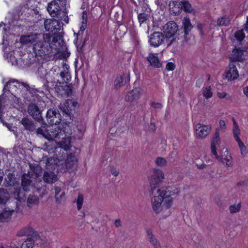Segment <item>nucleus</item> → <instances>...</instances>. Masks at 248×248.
Masks as SVG:
<instances>
[{"label": "nucleus", "mask_w": 248, "mask_h": 248, "mask_svg": "<svg viewBox=\"0 0 248 248\" xmlns=\"http://www.w3.org/2000/svg\"><path fill=\"white\" fill-rule=\"evenodd\" d=\"M39 202V198L34 195H30L27 200L28 206L31 207L33 205H37Z\"/></svg>", "instance_id": "58836bf2"}, {"label": "nucleus", "mask_w": 248, "mask_h": 248, "mask_svg": "<svg viewBox=\"0 0 248 248\" xmlns=\"http://www.w3.org/2000/svg\"><path fill=\"white\" fill-rule=\"evenodd\" d=\"M146 233L149 241L152 244L154 248H162L159 241L153 234L152 231L151 230L147 229Z\"/></svg>", "instance_id": "a878e982"}, {"label": "nucleus", "mask_w": 248, "mask_h": 248, "mask_svg": "<svg viewBox=\"0 0 248 248\" xmlns=\"http://www.w3.org/2000/svg\"><path fill=\"white\" fill-rule=\"evenodd\" d=\"M41 126L38 128H36L35 131V133L39 137H43L48 140V125L45 121V124L40 123Z\"/></svg>", "instance_id": "412c9836"}, {"label": "nucleus", "mask_w": 248, "mask_h": 248, "mask_svg": "<svg viewBox=\"0 0 248 248\" xmlns=\"http://www.w3.org/2000/svg\"><path fill=\"white\" fill-rule=\"evenodd\" d=\"M232 56L230 58L232 62H236L241 61L242 60V56L243 55V51L240 48H235L232 51Z\"/></svg>", "instance_id": "7c9ffc66"}, {"label": "nucleus", "mask_w": 248, "mask_h": 248, "mask_svg": "<svg viewBox=\"0 0 248 248\" xmlns=\"http://www.w3.org/2000/svg\"><path fill=\"white\" fill-rule=\"evenodd\" d=\"M164 178V175L162 170L155 169L149 179L151 187V194L152 197V208L155 212L158 213L161 210V204L165 201V206L169 209L172 203V198L171 197L173 192L170 188L159 187V185L162 183Z\"/></svg>", "instance_id": "f257e3e1"}, {"label": "nucleus", "mask_w": 248, "mask_h": 248, "mask_svg": "<svg viewBox=\"0 0 248 248\" xmlns=\"http://www.w3.org/2000/svg\"><path fill=\"white\" fill-rule=\"evenodd\" d=\"M60 75L65 83H68L71 79L70 74L67 71H62Z\"/></svg>", "instance_id": "a19ab883"}, {"label": "nucleus", "mask_w": 248, "mask_h": 248, "mask_svg": "<svg viewBox=\"0 0 248 248\" xmlns=\"http://www.w3.org/2000/svg\"><path fill=\"white\" fill-rule=\"evenodd\" d=\"M151 106L155 108H161L162 107V105L159 103L152 102Z\"/></svg>", "instance_id": "e2e57ef3"}, {"label": "nucleus", "mask_w": 248, "mask_h": 248, "mask_svg": "<svg viewBox=\"0 0 248 248\" xmlns=\"http://www.w3.org/2000/svg\"><path fill=\"white\" fill-rule=\"evenodd\" d=\"M16 179L14 173H9L5 178V186H14L17 183Z\"/></svg>", "instance_id": "c756f323"}, {"label": "nucleus", "mask_w": 248, "mask_h": 248, "mask_svg": "<svg viewBox=\"0 0 248 248\" xmlns=\"http://www.w3.org/2000/svg\"><path fill=\"white\" fill-rule=\"evenodd\" d=\"M224 150L225 152L226 153V155H225V154H224L223 155H221L218 160L224 164L225 163L226 166H230L232 164V156L229 155L227 149L225 148Z\"/></svg>", "instance_id": "e433bc0d"}, {"label": "nucleus", "mask_w": 248, "mask_h": 248, "mask_svg": "<svg viewBox=\"0 0 248 248\" xmlns=\"http://www.w3.org/2000/svg\"><path fill=\"white\" fill-rule=\"evenodd\" d=\"M176 5H177L178 8L181 7V8L183 9L186 12L192 13L194 11L191 4L186 0H182L178 3L176 2V4H174V6Z\"/></svg>", "instance_id": "b1692460"}, {"label": "nucleus", "mask_w": 248, "mask_h": 248, "mask_svg": "<svg viewBox=\"0 0 248 248\" xmlns=\"http://www.w3.org/2000/svg\"><path fill=\"white\" fill-rule=\"evenodd\" d=\"M111 173L112 175H113L115 176H117L118 175L119 172L118 170H117L116 169L112 168L111 169Z\"/></svg>", "instance_id": "774afa93"}, {"label": "nucleus", "mask_w": 248, "mask_h": 248, "mask_svg": "<svg viewBox=\"0 0 248 248\" xmlns=\"http://www.w3.org/2000/svg\"><path fill=\"white\" fill-rule=\"evenodd\" d=\"M155 162L158 166L161 167L164 166L166 164V160L162 157L157 158Z\"/></svg>", "instance_id": "5fc2aeb1"}, {"label": "nucleus", "mask_w": 248, "mask_h": 248, "mask_svg": "<svg viewBox=\"0 0 248 248\" xmlns=\"http://www.w3.org/2000/svg\"><path fill=\"white\" fill-rule=\"evenodd\" d=\"M233 134L234 136H239V135L240 134V130L238 126H236V127L234 128L233 129Z\"/></svg>", "instance_id": "0e129e2a"}, {"label": "nucleus", "mask_w": 248, "mask_h": 248, "mask_svg": "<svg viewBox=\"0 0 248 248\" xmlns=\"http://www.w3.org/2000/svg\"><path fill=\"white\" fill-rule=\"evenodd\" d=\"M75 202L77 203V209L79 210L81 209L83 202V196L82 194L79 193L77 199H75Z\"/></svg>", "instance_id": "c03bdc74"}, {"label": "nucleus", "mask_w": 248, "mask_h": 248, "mask_svg": "<svg viewBox=\"0 0 248 248\" xmlns=\"http://www.w3.org/2000/svg\"><path fill=\"white\" fill-rule=\"evenodd\" d=\"M55 17H57L59 21L61 22V21H63L66 23H68L69 22V18L67 16V12L66 10L65 9L63 11H62L60 10V11L58 12V15L55 16Z\"/></svg>", "instance_id": "4c0bfd02"}, {"label": "nucleus", "mask_w": 248, "mask_h": 248, "mask_svg": "<svg viewBox=\"0 0 248 248\" xmlns=\"http://www.w3.org/2000/svg\"><path fill=\"white\" fill-rule=\"evenodd\" d=\"M234 36L238 41L241 42L244 39L245 35L243 30H239L235 33Z\"/></svg>", "instance_id": "de8ad7c7"}, {"label": "nucleus", "mask_w": 248, "mask_h": 248, "mask_svg": "<svg viewBox=\"0 0 248 248\" xmlns=\"http://www.w3.org/2000/svg\"><path fill=\"white\" fill-rule=\"evenodd\" d=\"M238 145H239V148L241 150V154L242 155H245L246 154L247 148H246V146H245L244 144L243 143V142H242L240 143V144H239Z\"/></svg>", "instance_id": "bf43d9fd"}, {"label": "nucleus", "mask_w": 248, "mask_h": 248, "mask_svg": "<svg viewBox=\"0 0 248 248\" xmlns=\"http://www.w3.org/2000/svg\"><path fill=\"white\" fill-rule=\"evenodd\" d=\"M141 94V89L135 88L129 92L125 97V101L131 102L135 100L138 99Z\"/></svg>", "instance_id": "a211bd4d"}, {"label": "nucleus", "mask_w": 248, "mask_h": 248, "mask_svg": "<svg viewBox=\"0 0 248 248\" xmlns=\"http://www.w3.org/2000/svg\"><path fill=\"white\" fill-rule=\"evenodd\" d=\"M46 118L47 122L50 125L59 124L62 121V116L59 111L52 108L47 110Z\"/></svg>", "instance_id": "9d476101"}, {"label": "nucleus", "mask_w": 248, "mask_h": 248, "mask_svg": "<svg viewBox=\"0 0 248 248\" xmlns=\"http://www.w3.org/2000/svg\"><path fill=\"white\" fill-rule=\"evenodd\" d=\"M79 106V104L77 101L74 99L68 100L61 105V109L63 115L69 117L70 120H73L74 115L77 111Z\"/></svg>", "instance_id": "39448f33"}, {"label": "nucleus", "mask_w": 248, "mask_h": 248, "mask_svg": "<svg viewBox=\"0 0 248 248\" xmlns=\"http://www.w3.org/2000/svg\"><path fill=\"white\" fill-rule=\"evenodd\" d=\"M55 197L62 192V189L59 186H55Z\"/></svg>", "instance_id": "338daca9"}, {"label": "nucleus", "mask_w": 248, "mask_h": 248, "mask_svg": "<svg viewBox=\"0 0 248 248\" xmlns=\"http://www.w3.org/2000/svg\"><path fill=\"white\" fill-rule=\"evenodd\" d=\"M241 208L240 203H238L237 205H232L230 206L229 209L231 213H235L238 212Z\"/></svg>", "instance_id": "603ef678"}, {"label": "nucleus", "mask_w": 248, "mask_h": 248, "mask_svg": "<svg viewBox=\"0 0 248 248\" xmlns=\"http://www.w3.org/2000/svg\"><path fill=\"white\" fill-rule=\"evenodd\" d=\"M220 142V139L219 138V129L217 128L214 135V137L212 139L211 145L216 146L219 145Z\"/></svg>", "instance_id": "79ce46f5"}, {"label": "nucleus", "mask_w": 248, "mask_h": 248, "mask_svg": "<svg viewBox=\"0 0 248 248\" xmlns=\"http://www.w3.org/2000/svg\"><path fill=\"white\" fill-rule=\"evenodd\" d=\"M47 37H49L48 41L49 44L52 46V49L53 48L59 51H63L67 49L61 32H59L53 36H50L47 34Z\"/></svg>", "instance_id": "423d86ee"}, {"label": "nucleus", "mask_w": 248, "mask_h": 248, "mask_svg": "<svg viewBox=\"0 0 248 248\" xmlns=\"http://www.w3.org/2000/svg\"><path fill=\"white\" fill-rule=\"evenodd\" d=\"M129 80L130 78L128 76L117 77L114 81V88L116 89H119L121 87L124 86Z\"/></svg>", "instance_id": "393cba45"}, {"label": "nucleus", "mask_w": 248, "mask_h": 248, "mask_svg": "<svg viewBox=\"0 0 248 248\" xmlns=\"http://www.w3.org/2000/svg\"><path fill=\"white\" fill-rule=\"evenodd\" d=\"M15 212L14 209H11L8 207H5L0 213V222L8 221L11 218L12 214Z\"/></svg>", "instance_id": "5701e85b"}, {"label": "nucleus", "mask_w": 248, "mask_h": 248, "mask_svg": "<svg viewBox=\"0 0 248 248\" xmlns=\"http://www.w3.org/2000/svg\"><path fill=\"white\" fill-rule=\"evenodd\" d=\"M20 123L23 125L25 130L31 133L35 132L37 126L34 121L28 117H24L22 118Z\"/></svg>", "instance_id": "dca6fc26"}, {"label": "nucleus", "mask_w": 248, "mask_h": 248, "mask_svg": "<svg viewBox=\"0 0 248 248\" xmlns=\"http://www.w3.org/2000/svg\"><path fill=\"white\" fill-rule=\"evenodd\" d=\"M61 133V130L59 127H50L48 126V140H51L58 138L60 133Z\"/></svg>", "instance_id": "c9c22d12"}, {"label": "nucleus", "mask_w": 248, "mask_h": 248, "mask_svg": "<svg viewBox=\"0 0 248 248\" xmlns=\"http://www.w3.org/2000/svg\"><path fill=\"white\" fill-rule=\"evenodd\" d=\"M9 126H8V129L11 131L13 132L14 134L17 136V127L16 126H13L12 124H11Z\"/></svg>", "instance_id": "680f3d73"}, {"label": "nucleus", "mask_w": 248, "mask_h": 248, "mask_svg": "<svg viewBox=\"0 0 248 248\" xmlns=\"http://www.w3.org/2000/svg\"><path fill=\"white\" fill-rule=\"evenodd\" d=\"M79 35V33L78 34V36ZM78 38V36H77V39ZM78 41V40H77ZM85 43V40H84V41L82 43V44H78V42H76V46H77V48L78 52H81L82 51V48L84 45V44Z\"/></svg>", "instance_id": "4d7b16f0"}, {"label": "nucleus", "mask_w": 248, "mask_h": 248, "mask_svg": "<svg viewBox=\"0 0 248 248\" xmlns=\"http://www.w3.org/2000/svg\"><path fill=\"white\" fill-rule=\"evenodd\" d=\"M13 79H10V80H9V81H8L6 84L5 85L4 88H3V93L2 94L0 95V107L1 106V100L3 98V96L4 95V93L6 92H10V91L8 89V86L9 84H10L11 83H14L13 81H12Z\"/></svg>", "instance_id": "8fccbe9b"}, {"label": "nucleus", "mask_w": 248, "mask_h": 248, "mask_svg": "<svg viewBox=\"0 0 248 248\" xmlns=\"http://www.w3.org/2000/svg\"><path fill=\"white\" fill-rule=\"evenodd\" d=\"M12 81L13 82H16L19 85V87H20L21 86L22 87H24L26 88V91H28V90L30 88V85L26 82H20L16 79H13Z\"/></svg>", "instance_id": "864d4df0"}, {"label": "nucleus", "mask_w": 248, "mask_h": 248, "mask_svg": "<svg viewBox=\"0 0 248 248\" xmlns=\"http://www.w3.org/2000/svg\"><path fill=\"white\" fill-rule=\"evenodd\" d=\"M203 28V25L202 24H201L200 23H197V28L200 31V33L202 35L203 34V31H202Z\"/></svg>", "instance_id": "69168bd1"}, {"label": "nucleus", "mask_w": 248, "mask_h": 248, "mask_svg": "<svg viewBox=\"0 0 248 248\" xmlns=\"http://www.w3.org/2000/svg\"><path fill=\"white\" fill-rule=\"evenodd\" d=\"M127 31V28L124 25H120L116 30V33L119 34L120 35H124Z\"/></svg>", "instance_id": "3c124183"}, {"label": "nucleus", "mask_w": 248, "mask_h": 248, "mask_svg": "<svg viewBox=\"0 0 248 248\" xmlns=\"http://www.w3.org/2000/svg\"><path fill=\"white\" fill-rule=\"evenodd\" d=\"M65 193L64 191H62L61 193L55 197V201L57 203H60L65 199Z\"/></svg>", "instance_id": "49530a36"}, {"label": "nucleus", "mask_w": 248, "mask_h": 248, "mask_svg": "<svg viewBox=\"0 0 248 248\" xmlns=\"http://www.w3.org/2000/svg\"><path fill=\"white\" fill-rule=\"evenodd\" d=\"M211 151L212 154L215 156V157L218 159L219 158V157L217 153V150H216V147L214 145H211Z\"/></svg>", "instance_id": "052dcab7"}, {"label": "nucleus", "mask_w": 248, "mask_h": 248, "mask_svg": "<svg viewBox=\"0 0 248 248\" xmlns=\"http://www.w3.org/2000/svg\"><path fill=\"white\" fill-rule=\"evenodd\" d=\"M138 14V19L140 26L146 25L149 21L150 15L145 12L139 13L137 11Z\"/></svg>", "instance_id": "2f4dec72"}, {"label": "nucleus", "mask_w": 248, "mask_h": 248, "mask_svg": "<svg viewBox=\"0 0 248 248\" xmlns=\"http://www.w3.org/2000/svg\"><path fill=\"white\" fill-rule=\"evenodd\" d=\"M226 78L230 81L234 80L239 77L238 71L235 65L230 63L226 70Z\"/></svg>", "instance_id": "2eb2a0df"}, {"label": "nucleus", "mask_w": 248, "mask_h": 248, "mask_svg": "<svg viewBox=\"0 0 248 248\" xmlns=\"http://www.w3.org/2000/svg\"><path fill=\"white\" fill-rule=\"evenodd\" d=\"M147 59L150 62V65L155 68H159L162 66V64L160 62L158 57L155 54L150 53L147 57Z\"/></svg>", "instance_id": "c85d7f7f"}, {"label": "nucleus", "mask_w": 248, "mask_h": 248, "mask_svg": "<svg viewBox=\"0 0 248 248\" xmlns=\"http://www.w3.org/2000/svg\"><path fill=\"white\" fill-rule=\"evenodd\" d=\"M196 135L198 138L203 139L210 133L211 127L210 125L198 124L195 125Z\"/></svg>", "instance_id": "ddd939ff"}, {"label": "nucleus", "mask_w": 248, "mask_h": 248, "mask_svg": "<svg viewBox=\"0 0 248 248\" xmlns=\"http://www.w3.org/2000/svg\"><path fill=\"white\" fill-rule=\"evenodd\" d=\"M202 94L206 99L211 98L212 96V93L211 92V88L210 86L202 88Z\"/></svg>", "instance_id": "37998d69"}, {"label": "nucleus", "mask_w": 248, "mask_h": 248, "mask_svg": "<svg viewBox=\"0 0 248 248\" xmlns=\"http://www.w3.org/2000/svg\"><path fill=\"white\" fill-rule=\"evenodd\" d=\"M58 175V168H45L42 179L45 184L52 185L59 180Z\"/></svg>", "instance_id": "0eeeda50"}, {"label": "nucleus", "mask_w": 248, "mask_h": 248, "mask_svg": "<svg viewBox=\"0 0 248 248\" xmlns=\"http://www.w3.org/2000/svg\"><path fill=\"white\" fill-rule=\"evenodd\" d=\"M29 167L30 170L28 174H29L31 177L37 178L43 175L44 170L39 164H30Z\"/></svg>", "instance_id": "4468645a"}, {"label": "nucleus", "mask_w": 248, "mask_h": 248, "mask_svg": "<svg viewBox=\"0 0 248 248\" xmlns=\"http://www.w3.org/2000/svg\"><path fill=\"white\" fill-rule=\"evenodd\" d=\"M230 22V19L229 16H227L220 17L217 19V25L219 26H227L229 24Z\"/></svg>", "instance_id": "ea45409f"}, {"label": "nucleus", "mask_w": 248, "mask_h": 248, "mask_svg": "<svg viewBox=\"0 0 248 248\" xmlns=\"http://www.w3.org/2000/svg\"><path fill=\"white\" fill-rule=\"evenodd\" d=\"M175 68V65L173 62H168L166 66V68L167 70H173Z\"/></svg>", "instance_id": "13d9d810"}, {"label": "nucleus", "mask_w": 248, "mask_h": 248, "mask_svg": "<svg viewBox=\"0 0 248 248\" xmlns=\"http://www.w3.org/2000/svg\"><path fill=\"white\" fill-rule=\"evenodd\" d=\"M10 194L8 190L3 188H0V206L5 205L10 199Z\"/></svg>", "instance_id": "cd10ccee"}, {"label": "nucleus", "mask_w": 248, "mask_h": 248, "mask_svg": "<svg viewBox=\"0 0 248 248\" xmlns=\"http://www.w3.org/2000/svg\"><path fill=\"white\" fill-rule=\"evenodd\" d=\"M49 37L47 34H44L43 39L37 40L33 45V51L35 56L40 57L43 59H47L52 57V46L50 45Z\"/></svg>", "instance_id": "f03ea898"}, {"label": "nucleus", "mask_w": 248, "mask_h": 248, "mask_svg": "<svg viewBox=\"0 0 248 248\" xmlns=\"http://www.w3.org/2000/svg\"><path fill=\"white\" fill-rule=\"evenodd\" d=\"M35 233L38 232L36 231H34L31 228H25L18 232L17 233V235L18 236H26L27 237H32L33 233Z\"/></svg>", "instance_id": "473e14b6"}, {"label": "nucleus", "mask_w": 248, "mask_h": 248, "mask_svg": "<svg viewBox=\"0 0 248 248\" xmlns=\"http://www.w3.org/2000/svg\"><path fill=\"white\" fill-rule=\"evenodd\" d=\"M30 94L31 95V96H28L25 97V101L28 102V100L29 99H32L34 100L35 102H36V99L40 97L39 95L37 94L38 93L40 92L39 90L37 89L33 88L31 87L28 90V91Z\"/></svg>", "instance_id": "f704fd0d"}, {"label": "nucleus", "mask_w": 248, "mask_h": 248, "mask_svg": "<svg viewBox=\"0 0 248 248\" xmlns=\"http://www.w3.org/2000/svg\"><path fill=\"white\" fill-rule=\"evenodd\" d=\"M192 28L193 26L190 19L187 17H185L182 20V26L179 29L180 36L179 37V39H180L181 42L182 44L187 42V35Z\"/></svg>", "instance_id": "6e6552de"}, {"label": "nucleus", "mask_w": 248, "mask_h": 248, "mask_svg": "<svg viewBox=\"0 0 248 248\" xmlns=\"http://www.w3.org/2000/svg\"><path fill=\"white\" fill-rule=\"evenodd\" d=\"M38 191L40 193V196L41 197H43L44 196L46 195L48 193V191L46 190L45 186L38 188Z\"/></svg>", "instance_id": "6e6d98bb"}, {"label": "nucleus", "mask_w": 248, "mask_h": 248, "mask_svg": "<svg viewBox=\"0 0 248 248\" xmlns=\"http://www.w3.org/2000/svg\"><path fill=\"white\" fill-rule=\"evenodd\" d=\"M36 41V37L33 35H22L20 38V42L23 45H30L35 44Z\"/></svg>", "instance_id": "bb28decb"}, {"label": "nucleus", "mask_w": 248, "mask_h": 248, "mask_svg": "<svg viewBox=\"0 0 248 248\" xmlns=\"http://www.w3.org/2000/svg\"><path fill=\"white\" fill-rule=\"evenodd\" d=\"M63 23L56 19H46L44 20V26L48 32L55 34L60 31L62 27Z\"/></svg>", "instance_id": "1a4fd4ad"}, {"label": "nucleus", "mask_w": 248, "mask_h": 248, "mask_svg": "<svg viewBox=\"0 0 248 248\" xmlns=\"http://www.w3.org/2000/svg\"><path fill=\"white\" fill-rule=\"evenodd\" d=\"M63 84V83L59 80H58L57 81L55 89L57 93L62 96L66 95L69 96L71 95L72 91V87L71 84Z\"/></svg>", "instance_id": "f8f14e48"}, {"label": "nucleus", "mask_w": 248, "mask_h": 248, "mask_svg": "<svg viewBox=\"0 0 248 248\" xmlns=\"http://www.w3.org/2000/svg\"><path fill=\"white\" fill-rule=\"evenodd\" d=\"M37 73L41 78H43L46 75L47 71L44 68L42 65H40L38 68Z\"/></svg>", "instance_id": "a18cd8bd"}, {"label": "nucleus", "mask_w": 248, "mask_h": 248, "mask_svg": "<svg viewBox=\"0 0 248 248\" xmlns=\"http://www.w3.org/2000/svg\"><path fill=\"white\" fill-rule=\"evenodd\" d=\"M61 9L59 4L55 0L48 3L47 10L52 17L57 16Z\"/></svg>", "instance_id": "6ab92c4d"}, {"label": "nucleus", "mask_w": 248, "mask_h": 248, "mask_svg": "<svg viewBox=\"0 0 248 248\" xmlns=\"http://www.w3.org/2000/svg\"><path fill=\"white\" fill-rule=\"evenodd\" d=\"M29 105L27 110L29 115L36 122L45 124V120L42 116L43 110L35 102L33 99L28 100Z\"/></svg>", "instance_id": "20e7f679"}, {"label": "nucleus", "mask_w": 248, "mask_h": 248, "mask_svg": "<svg viewBox=\"0 0 248 248\" xmlns=\"http://www.w3.org/2000/svg\"><path fill=\"white\" fill-rule=\"evenodd\" d=\"M31 177L28 173H24L21 177V186L25 191H29L32 184V181L31 180Z\"/></svg>", "instance_id": "4be33fe9"}, {"label": "nucleus", "mask_w": 248, "mask_h": 248, "mask_svg": "<svg viewBox=\"0 0 248 248\" xmlns=\"http://www.w3.org/2000/svg\"><path fill=\"white\" fill-rule=\"evenodd\" d=\"M59 162V159L56 157L53 156L48 157L46 162L45 168H51V169H53V168H57V165Z\"/></svg>", "instance_id": "72a5a7b5"}, {"label": "nucleus", "mask_w": 248, "mask_h": 248, "mask_svg": "<svg viewBox=\"0 0 248 248\" xmlns=\"http://www.w3.org/2000/svg\"><path fill=\"white\" fill-rule=\"evenodd\" d=\"M40 240V236L38 233H33L32 237H27L22 243L20 248H33L36 241Z\"/></svg>", "instance_id": "f3484780"}, {"label": "nucleus", "mask_w": 248, "mask_h": 248, "mask_svg": "<svg viewBox=\"0 0 248 248\" xmlns=\"http://www.w3.org/2000/svg\"><path fill=\"white\" fill-rule=\"evenodd\" d=\"M163 31L164 35L165 34L167 38L174 37L168 43V46L174 43H178L177 39L180 40V39H179V37L180 36V30L174 21H171L167 23L163 26Z\"/></svg>", "instance_id": "7ed1b4c3"}, {"label": "nucleus", "mask_w": 248, "mask_h": 248, "mask_svg": "<svg viewBox=\"0 0 248 248\" xmlns=\"http://www.w3.org/2000/svg\"><path fill=\"white\" fill-rule=\"evenodd\" d=\"M164 40V34L160 32L156 31L150 35L148 42L151 46L157 47L163 43Z\"/></svg>", "instance_id": "9b49d317"}, {"label": "nucleus", "mask_w": 248, "mask_h": 248, "mask_svg": "<svg viewBox=\"0 0 248 248\" xmlns=\"http://www.w3.org/2000/svg\"><path fill=\"white\" fill-rule=\"evenodd\" d=\"M66 169L69 170L70 169H75L77 166V158L76 156L72 153L68 155L65 161Z\"/></svg>", "instance_id": "aec40b11"}, {"label": "nucleus", "mask_w": 248, "mask_h": 248, "mask_svg": "<svg viewBox=\"0 0 248 248\" xmlns=\"http://www.w3.org/2000/svg\"><path fill=\"white\" fill-rule=\"evenodd\" d=\"M43 147L44 150L48 151V152H50L51 150H52V152H54L53 149H55V145H53L50 143V142H45L44 144Z\"/></svg>", "instance_id": "09e8293b"}]
</instances>
